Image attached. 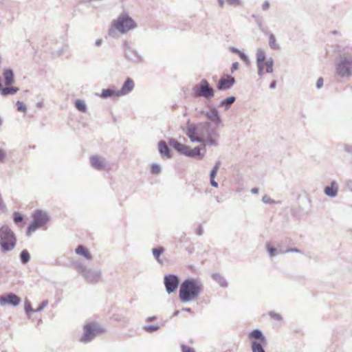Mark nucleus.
<instances>
[{
	"instance_id": "f257e3e1",
	"label": "nucleus",
	"mask_w": 352,
	"mask_h": 352,
	"mask_svg": "<svg viewBox=\"0 0 352 352\" xmlns=\"http://www.w3.org/2000/svg\"><path fill=\"white\" fill-rule=\"evenodd\" d=\"M185 133L192 142L204 143L201 144L204 150L207 145L214 147L219 145V131L208 121L197 124L188 122Z\"/></svg>"
},
{
	"instance_id": "f03ea898",
	"label": "nucleus",
	"mask_w": 352,
	"mask_h": 352,
	"mask_svg": "<svg viewBox=\"0 0 352 352\" xmlns=\"http://www.w3.org/2000/svg\"><path fill=\"white\" fill-rule=\"evenodd\" d=\"M202 283L195 278L185 279L180 285L179 298L182 302H188L197 298L203 291Z\"/></svg>"
},
{
	"instance_id": "7ed1b4c3",
	"label": "nucleus",
	"mask_w": 352,
	"mask_h": 352,
	"mask_svg": "<svg viewBox=\"0 0 352 352\" xmlns=\"http://www.w3.org/2000/svg\"><path fill=\"white\" fill-rule=\"evenodd\" d=\"M336 74L341 78L352 76V51L340 56L336 63Z\"/></svg>"
},
{
	"instance_id": "20e7f679",
	"label": "nucleus",
	"mask_w": 352,
	"mask_h": 352,
	"mask_svg": "<svg viewBox=\"0 0 352 352\" xmlns=\"http://www.w3.org/2000/svg\"><path fill=\"white\" fill-rule=\"evenodd\" d=\"M168 144L172 146L175 151H177L179 154L185 155L188 157L191 158H198V159H203L205 153H201L200 146H195L194 148H190L188 146H186L185 144H183L180 142H179L175 138H169L168 140ZM204 152H206V149L204 150Z\"/></svg>"
},
{
	"instance_id": "39448f33",
	"label": "nucleus",
	"mask_w": 352,
	"mask_h": 352,
	"mask_svg": "<svg viewBox=\"0 0 352 352\" xmlns=\"http://www.w3.org/2000/svg\"><path fill=\"white\" fill-rule=\"evenodd\" d=\"M16 244V238L13 231L6 225L0 228V246L3 252L12 250Z\"/></svg>"
},
{
	"instance_id": "423d86ee",
	"label": "nucleus",
	"mask_w": 352,
	"mask_h": 352,
	"mask_svg": "<svg viewBox=\"0 0 352 352\" xmlns=\"http://www.w3.org/2000/svg\"><path fill=\"white\" fill-rule=\"evenodd\" d=\"M195 97H203L206 99H210L214 96V90L210 85L206 79H202L199 83L195 85L192 88Z\"/></svg>"
},
{
	"instance_id": "0eeeda50",
	"label": "nucleus",
	"mask_w": 352,
	"mask_h": 352,
	"mask_svg": "<svg viewBox=\"0 0 352 352\" xmlns=\"http://www.w3.org/2000/svg\"><path fill=\"white\" fill-rule=\"evenodd\" d=\"M113 26L121 33H126L135 27L134 21L126 14L120 16L113 21Z\"/></svg>"
},
{
	"instance_id": "6e6552de",
	"label": "nucleus",
	"mask_w": 352,
	"mask_h": 352,
	"mask_svg": "<svg viewBox=\"0 0 352 352\" xmlns=\"http://www.w3.org/2000/svg\"><path fill=\"white\" fill-rule=\"evenodd\" d=\"M104 332V330L97 324L89 323L84 327V333L80 341L87 343L91 341L98 333Z\"/></svg>"
},
{
	"instance_id": "1a4fd4ad",
	"label": "nucleus",
	"mask_w": 352,
	"mask_h": 352,
	"mask_svg": "<svg viewBox=\"0 0 352 352\" xmlns=\"http://www.w3.org/2000/svg\"><path fill=\"white\" fill-rule=\"evenodd\" d=\"M49 220L46 212L42 210H36L34 215L33 221L28 227V233L34 232L39 228L45 226Z\"/></svg>"
},
{
	"instance_id": "9d476101",
	"label": "nucleus",
	"mask_w": 352,
	"mask_h": 352,
	"mask_svg": "<svg viewBox=\"0 0 352 352\" xmlns=\"http://www.w3.org/2000/svg\"><path fill=\"white\" fill-rule=\"evenodd\" d=\"M204 114L208 118L209 122L213 124L212 126L218 129V126L222 123V120L217 108L211 106L208 111L204 112Z\"/></svg>"
},
{
	"instance_id": "9b49d317",
	"label": "nucleus",
	"mask_w": 352,
	"mask_h": 352,
	"mask_svg": "<svg viewBox=\"0 0 352 352\" xmlns=\"http://www.w3.org/2000/svg\"><path fill=\"white\" fill-rule=\"evenodd\" d=\"M179 283V280L177 275L168 274L164 278V284L168 294L174 292L177 289Z\"/></svg>"
},
{
	"instance_id": "f8f14e48",
	"label": "nucleus",
	"mask_w": 352,
	"mask_h": 352,
	"mask_svg": "<svg viewBox=\"0 0 352 352\" xmlns=\"http://www.w3.org/2000/svg\"><path fill=\"white\" fill-rule=\"evenodd\" d=\"M83 278L89 283L95 284L98 283L102 276V272L100 269H87L83 273Z\"/></svg>"
},
{
	"instance_id": "ddd939ff",
	"label": "nucleus",
	"mask_w": 352,
	"mask_h": 352,
	"mask_svg": "<svg viewBox=\"0 0 352 352\" xmlns=\"http://www.w3.org/2000/svg\"><path fill=\"white\" fill-rule=\"evenodd\" d=\"M236 82L235 78L230 75H226L220 78L217 85L219 91H226L230 89Z\"/></svg>"
},
{
	"instance_id": "4468645a",
	"label": "nucleus",
	"mask_w": 352,
	"mask_h": 352,
	"mask_svg": "<svg viewBox=\"0 0 352 352\" xmlns=\"http://www.w3.org/2000/svg\"><path fill=\"white\" fill-rule=\"evenodd\" d=\"M21 299L16 294L10 293L5 296H0V305H10L14 307L17 306Z\"/></svg>"
},
{
	"instance_id": "2eb2a0df",
	"label": "nucleus",
	"mask_w": 352,
	"mask_h": 352,
	"mask_svg": "<svg viewBox=\"0 0 352 352\" xmlns=\"http://www.w3.org/2000/svg\"><path fill=\"white\" fill-rule=\"evenodd\" d=\"M90 163L91 166L97 170H104L107 165L105 158L99 155L91 156L90 157Z\"/></svg>"
},
{
	"instance_id": "dca6fc26",
	"label": "nucleus",
	"mask_w": 352,
	"mask_h": 352,
	"mask_svg": "<svg viewBox=\"0 0 352 352\" xmlns=\"http://www.w3.org/2000/svg\"><path fill=\"white\" fill-rule=\"evenodd\" d=\"M124 55L127 60L135 63H141L143 60L142 56L140 55L137 51L131 47H127L125 50Z\"/></svg>"
},
{
	"instance_id": "f3484780",
	"label": "nucleus",
	"mask_w": 352,
	"mask_h": 352,
	"mask_svg": "<svg viewBox=\"0 0 352 352\" xmlns=\"http://www.w3.org/2000/svg\"><path fill=\"white\" fill-rule=\"evenodd\" d=\"M134 86L133 80L131 78H127L121 89L118 90V94L120 96L127 95L133 91Z\"/></svg>"
},
{
	"instance_id": "a211bd4d",
	"label": "nucleus",
	"mask_w": 352,
	"mask_h": 352,
	"mask_svg": "<svg viewBox=\"0 0 352 352\" xmlns=\"http://www.w3.org/2000/svg\"><path fill=\"white\" fill-rule=\"evenodd\" d=\"M324 194L329 197H336L338 192V184L336 181L331 182L330 186L324 188Z\"/></svg>"
},
{
	"instance_id": "6ab92c4d",
	"label": "nucleus",
	"mask_w": 352,
	"mask_h": 352,
	"mask_svg": "<svg viewBox=\"0 0 352 352\" xmlns=\"http://www.w3.org/2000/svg\"><path fill=\"white\" fill-rule=\"evenodd\" d=\"M158 151L162 157L168 159L171 157L170 151L164 140H160L158 142Z\"/></svg>"
},
{
	"instance_id": "aec40b11",
	"label": "nucleus",
	"mask_w": 352,
	"mask_h": 352,
	"mask_svg": "<svg viewBox=\"0 0 352 352\" xmlns=\"http://www.w3.org/2000/svg\"><path fill=\"white\" fill-rule=\"evenodd\" d=\"M250 339H254V341H258L261 343H266V338L262 331L259 329H254L249 334Z\"/></svg>"
},
{
	"instance_id": "412c9836",
	"label": "nucleus",
	"mask_w": 352,
	"mask_h": 352,
	"mask_svg": "<svg viewBox=\"0 0 352 352\" xmlns=\"http://www.w3.org/2000/svg\"><path fill=\"white\" fill-rule=\"evenodd\" d=\"M3 80L6 86H10L14 82V76L12 69H7L3 72Z\"/></svg>"
},
{
	"instance_id": "4be33fe9",
	"label": "nucleus",
	"mask_w": 352,
	"mask_h": 352,
	"mask_svg": "<svg viewBox=\"0 0 352 352\" xmlns=\"http://www.w3.org/2000/svg\"><path fill=\"white\" fill-rule=\"evenodd\" d=\"M212 279L217 282L221 287H227L228 286V283L226 281V278L219 273H214L212 274Z\"/></svg>"
},
{
	"instance_id": "5701e85b",
	"label": "nucleus",
	"mask_w": 352,
	"mask_h": 352,
	"mask_svg": "<svg viewBox=\"0 0 352 352\" xmlns=\"http://www.w3.org/2000/svg\"><path fill=\"white\" fill-rule=\"evenodd\" d=\"M19 91V88L16 87H9L6 86V87H2L0 89V94L3 96H7L9 95H14Z\"/></svg>"
},
{
	"instance_id": "b1692460",
	"label": "nucleus",
	"mask_w": 352,
	"mask_h": 352,
	"mask_svg": "<svg viewBox=\"0 0 352 352\" xmlns=\"http://www.w3.org/2000/svg\"><path fill=\"white\" fill-rule=\"evenodd\" d=\"M236 98L234 96H230L223 99L219 102V106L224 107L225 110H228L231 105L235 102Z\"/></svg>"
},
{
	"instance_id": "393cba45",
	"label": "nucleus",
	"mask_w": 352,
	"mask_h": 352,
	"mask_svg": "<svg viewBox=\"0 0 352 352\" xmlns=\"http://www.w3.org/2000/svg\"><path fill=\"white\" fill-rule=\"evenodd\" d=\"M76 254H80L88 260H91L92 256L88 250L85 248L83 245H78L77 248L75 250Z\"/></svg>"
},
{
	"instance_id": "a878e982",
	"label": "nucleus",
	"mask_w": 352,
	"mask_h": 352,
	"mask_svg": "<svg viewBox=\"0 0 352 352\" xmlns=\"http://www.w3.org/2000/svg\"><path fill=\"white\" fill-rule=\"evenodd\" d=\"M164 248L163 247H158L152 249V253L155 259L157 261L158 263L162 265L163 261L161 260L160 256L164 252Z\"/></svg>"
},
{
	"instance_id": "bb28decb",
	"label": "nucleus",
	"mask_w": 352,
	"mask_h": 352,
	"mask_svg": "<svg viewBox=\"0 0 352 352\" xmlns=\"http://www.w3.org/2000/svg\"><path fill=\"white\" fill-rule=\"evenodd\" d=\"M113 96H120V95L118 94V90L115 91L111 88L102 89L100 95V96L102 98H107Z\"/></svg>"
},
{
	"instance_id": "cd10ccee",
	"label": "nucleus",
	"mask_w": 352,
	"mask_h": 352,
	"mask_svg": "<svg viewBox=\"0 0 352 352\" xmlns=\"http://www.w3.org/2000/svg\"><path fill=\"white\" fill-rule=\"evenodd\" d=\"M256 64H264L265 62L266 56H265V51L261 49L258 48L256 50Z\"/></svg>"
},
{
	"instance_id": "c85d7f7f",
	"label": "nucleus",
	"mask_w": 352,
	"mask_h": 352,
	"mask_svg": "<svg viewBox=\"0 0 352 352\" xmlns=\"http://www.w3.org/2000/svg\"><path fill=\"white\" fill-rule=\"evenodd\" d=\"M21 263L23 265L27 264L30 261V254L27 250H23L19 254Z\"/></svg>"
},
{
	"instance_id": "c756f323",
	"label": "nucleus",
	"mask_w": 352,
	"mask_h": 352,
	"mask_svg": "<svg viewBox=\"0 0 352 352\" xmlns=\"http://www.w3.org/2000/svg\"><path fill=\"white\" fill-rule=\"evenodd\" d=\"M269 36V46L272 50H278L279 45L276 43L275 36L269 32V34H265Z\"/></svg>"
},
{
	"instance_id": "7c9ffc66",
	"label": "nucleus",
	"mask_w": 352,
	"mask_h": 352,
	"mask_svg": "<svg viewBox=\"0 0 352 352\" xmlns=\"http://www.w3.org/2000/svg\"><path fill=\"white\" fill-rule=\"evenodd\" d=\"M265 343L258 342V341H252L251 346L252 352H265L263 344Z\"/></svg>"
},
{
	"instance_id": "2f4dec72",
	"label": "nucleus",
	"mask_w": 352,
	"mask_h": 352,
	"mask_svg": "<svg viewBox=\"0 0 352 352\" xmlns=\"http://www.w3.org/2000/svg\"><path fill=\"white\" fill-rule=\"evenodd\" d=\"M75 107L82 113H86L87 111V105L85 101L82 100H77L75 102Z\"/></svg>"
},
{
	"instance_id": "473e14b6",
	"label": "nucleus",
	"mask_w": 352,
	"mask_h": 352,
	"mask_svg": "<svg viewBox=\"0 0 352 352\" xmlns=\"http://www.w3.org/2000/svg\"><path fill=\"white\" fill-rule=\"evenodd\" d=\"M274 60L272 57L269 58L264 63L266 73L271 74L273 72Z\"/></svg>"
},
{
	"instance_id": "72a5a7b5",
	"label": "nucleus",
	"mask_w": 352,
	"mask_h": 352,
	"mask_svg": "<svg viewBox=\"0 0 352 352\" xmlns=\"http://www.w3.org/2000/svg\"><path fill=\"white\" fill-rule=\"evenodd\" d=\"M74 267L82 276L87 269V267L81 262L74 263Z\"/></svg>"
},
{
	"instance_id": "f704fd0d",
	"label": "nucleus",
	"mask_w": 352,
	"mask_h": 352,
	"mask_svg": "<svg viewBox=\"0 0 352 352\" xmlns=\"http://www.w3.org/2000/svg\"><path fill=\"white\" fill-rule=\"evenodd\" d=\"M160 327L158 324L147 325V326L143 327V329L146 332L149 333H151L158 331L160 329Z\"/></svg>"
},
{
	"instance_id": "c9c22d12",
	"label": "nucleus",
	"mask_w": 352,
	"mask_h": 352,
	"mask_svg": "<svg viewBox=\"0 0 352 352\" xmlns=\"http://www.w3.org/2000/svg\"><path fill=\"white\" fill-rule=\"evenodd\" d=\"M266 248L267 251L269 254V256L272 258L275 255L278 254V249H276V248L272 246L270 243H267L266 244Z\"/></svg>"
},
{
	"instance_id": "e433bc0d",
	"label": "nucleus",
	"mask_w": 352,
	"mask_h": 352,
	"mask_svg": "<svg viewBox=\"0 0 352 352\" xmlns=\"http://www.w3.org/2000/svg\"><path fill=\"white\" fill-rule=\"evenodd\" d=\"M25 311L28 316H29L31 313L36 312V309H34L32 307L30 302L28 300H25Z\"/></svg>"
},
{
	"instance_id": "4c0bfd02",
	"label": "nucleus",
	"mask_w": 352,
	"mask_h": 352,
	"mask_svg": "<svg viewBox=\"0 0 352 352\" xmlns=\"http://www.w3.org/2000/svg\"><path fill=\"white\" fill-rule=\"evenodd\" d=\"M17 111L23 113H25L27 111L26 105L21 101H16Z\"/></svg>"
},
{
	"instance_id": "58836bf2",
	"label": "nucleus",
	"mask_w": 352,
	"mask_h": 352,
	"mask_svg": "<svg viewBox=\"0 0 352 352\" xmlns=\"http://www.w3.org/2000/svg\"><path fill=\"white\" fill-rule=\"evenodd\" d=\"M161 172V167L159 164H153L151 166V173L157 175Z\"/></svg>"
},
{
	"instance_id": "ea45409f",
	"label": "nucleus",
	"mask_w": 352,
	"mask_h": 352,
	"mask_svg": "<svg viewBox=\"0 0 352 352\" xmlns=\"http://www.w3.org/2000/svg\"><path fill=\"white\" fill-rule=\"evenodd\" d=\"M67 48V45H65L63 46L59 50L53 52L52 54L54 56H60L64 53L65 50Z\"/></svg>"
},
{
	"instance_id": "a19ab883",
	"label": "nucleus",
	"mask_w": 352,
	"mask_h": 352,
	"mask_svg": "<svg viewBox=\"0 0 352 352\" xmlns=\"http://www.w3.org/2000/svg\"><path fill=\"white\" fill-rule=\"evenodd\" d=\"M257 66V73L259 77H262L264 75V64H256Z\"/></svg>"
},
{
	"instance_id": "79ce46f5",
	"label": "nucleus",
	"mask_w": 352,
	"mask_h": 352,
	"mask_svg": "<svg viewBox=\"0 0 352 352\" xmlns=\"http://www.w3.org/2000/svg\"><path fill=\"white\" fill-rule=\"evenodd\" d=\"M23 220V217L22 215L19 213L15 212L14 214V221L15 223H21Z\"/></svg>"
},
{
	"instance_id": "37998d69",
	"label": "nucleus",
	"mask_w": 352,
	"mask_h": 352,
	"mask_svg": "<svg viewBox=\"0 0 352 352\" xmlns=\"http://www.w3.org/2000/svg\"><path fill=\"white\" fill-rule=\"evenodd\" d=\"M238 55L239 56L240 58L245 63H249L250 62V60H249V58L248 56L243 52H239V54H238Z\"/></svg>"
},
{
	"instance_id": "c03bdc74",
	"label": "nucleus",
	"mask_w": 352,
	"mask_h": 352,
	"mask_svg": "<svg viewBox=\"0 0 352 352\" xmlns=\"http://www.w3.org/2000/svg\"><path fill=\"white\" fill-rule=\"evenodd\" d=\"M262 201L264 204H274L275 201L274 200L272 199L270 197H268L267 195H264L262 198Z\"/></svg>"
},
{
	"instance_id": "a18cd8bd",
	"label": "nucleus",
	"mask_w": 352,
	"mask_h": 352,
	"mask_svg": "<svg viewBox=\"0 0 352 352\" xmlns=\"http://www.w3.org/2000/svg\"><path fill=\"white\" fill-rule=\"evenodd\" d=\"M48 304V301L45 300L42 301L41 304L36 309V312L41 311Z\"/></svg>"
},
{
	"instance_id": "49530a36",
	"label": "nucleus",
	"mask_w": 352,
	"mask_h": 352,
	"mask_svg": "<svg viewBox=\"0 0 352 352\" xmlns=\"http://www.w3.org/2000/svg\"><path fill=\"white\" fill-rule=\"evenodd\" d=\"M181 348L182 352H195L193 348L185 344H182Z\"/></svg>"
},
{
	"instance_id": "de8ad7c7",
	"label": "nucleus",
	"mask_w": 352,
	"mask_h": 352,
	"mask_svg": "<svg viewBox=\"0 0 352 352\" xmlns=\"http://www.w3.org/2000/svg\"><path fill=\"white\" fill-rule=\"evenodd\" d=\"M227 3L232 6H238L241 5V0H226Z\"/></svg>"
},
{
	"instance_id": "09e8293b",
	"label": "nucleus",
	"mask_w": 352,
	"mask_h": 352,
	"mask_svg": "<svg viewBox=\"0 0 352 352\" xmlns=\"http://www.w3.org/2000/svg\"><path fill=\"white\" fill-rule=\"evenodd\" d=\"M256 23H257V25H258V28H259L260 30H261L262 32H263L265 34H269V31H267V30H265V29L263 28V23H262L261 21H260V20H257V21H256Z\"/></svg>"
},
{
	"instance_id": "8fccbe9b",
	"label": "nucleus",
	"mask_w": 352,
	"mask_h": 352,
	"mask_svg": "<svg viewBox=\"0 0 352 352\" xmlns=\"http://www.w3.org/2000/svg\"><path fill=\"white\" fill-rule=\"evenodd\" d=\"M276 249H278V252L277 254H285V253H287L288 252L287 251V248L285 249L283 248L281 245H278L277 248H276Z\"/></svg>"
},
{
	"instance_id": "3c124183",
	"label": "nucleus",
	"mask_w": 352,
	"mask_h": 352,
	"mask_svg": "<svg viewBox=\"0 0 352 352\" xmlns=\"http://www.w3.org/2000/svg\"><path fill=\"white\" fill-rule=\"evenodd\" d=\"M270 316H271V318H275L277 320H280L282 318V317H281V316L280 314H276V313L273 312V311H271L270 313Z\"/></svg>"
},
{
	"instance_id": "603ef678",
	"label": "nucleus",
	"mask_w": 352,
	"mask_h": 352,
	"mask_svg": "<svg viewBox=\"0 0 352 352\" xmlns=\"http://www.w3.org/2000/svg\"><path fill=\"white\" fill-rule=\"evenodd\" d=\"M322 86H323V78H319L316 82V88L320 89L321 87H322Z\"/></svg>"
},
{
	"instance_id": "864d4df0",
	"label": "nucleus",
	"mask_w": 352,
	"mask_h": 352,
	"mask_svg": "<svg viewBox=\"0 0 352 352\" xmlns=\"http://www.w3.org/2000/svg\"><path fill=\"white\" fill-rule=\"evenodd\" d=\"M239 65L238 62L233 63L231 67V72L234 73V71L237 70L239 69Z\"/></svg>"
},
{
	"instance_id": "5fc2aeb1",
	"label": "nucleus",
	"mask_w": 352,
	"mask_h": 352,
	"mask_svg": "<svg viewBox=\"0 0 352 352\" xmlns=\"http://www.w3.org/2000/svg\"><path fill=\"white\" fill-rule=\"evenodd\" d=\"M157 319L156 316H148L145 319L146 322H154Z\"/></svg>"
},
{
	"instance_id": "6e6d98bb",
	"label": "nucleus",
	"mask_w": 352,
	"mask_h": 352,
	"mask_svg": "<svg viewBox=\"0 0 352 352\" xmlns=\"http://www.w3.org/2000/svg\"><path fill=\"white\" fill-rule=\"evenodd\" d=\"M217 170L212 169L210 173V179H214L217 174Z\"/></svg>"
},
{
	"instance_id": "4d7b16f0",
	"label": "nucleus",
	"mask_w": 352,
	"mask_h": 352,
	"mask_svg": "<svg viewBox=\"0 0 352 352\" xmlns=\"http://www.w3.org/2000/svg\"><path fill=\"white\" fill-rule=\"evenodd\" d=\"M269 8H270V3L267 1H265V2H263V3L262 5V9L263 10H268Z\"/></svg>"
},
{
	"instance_id": "13d9d810",
	"label": "nucleus",
	"mask_w": 352,
	"mask_h": 352,
	"mask_svg": "<svg viewBox=\"0 0 352 352\" xmlns=\"http://www.w3.org/2000/svg\"><path fill=\"white\" fill-rule=\"evenodd\" d=\"M221 162L219 160L215 162L214 166L212 168V169L216 170L218 171L219 168H220V166H221Z\"/></svg>"
},
{
	"instance_id": "bf43d9fd",
	"label": "nucleus",
	"mask_w": 352,
	"mask_h": 352,
	"mask_svg": "<svg viewBox=\"0 0 352 352\" xmlns=\"http://www.w3.org/2000/svg\"><path fill=\"white\" fill-rule=\"evenodd\" d=\"M5 157H6V152L3 149L0 148V162L3 161Z\"/></svg>"
},
{
	"instance_id": "052dcab7",
	"label": "nucleus",
	"mask_w": 352,
	"mask_h": 352,
	"mask_svg": "<svg viewBox=\"0 0 352 352\" xmlns=\"http://www.w3.org/2000/svg\"><path fill=\"white\" fill-rule=\"evenodd\" d=\"M288 252L300 253L301 251L297 248H287Z\"/></svg>"
},
{
	"instance_id": "680f3d73",
	"label": "nucleus",
	"mask_w": 352,
	"mask_h": 352,
	"mask_svg": "<svg viewBox=\"0 0 352 352\" xmlns=\"http://www.w3.org/2000/svg\"><path fill=\"white\" fill-rule=\"evenodd\" d=\"M210 184L212 186L214 187V188H217L219 184L218 183L214 180V179H210Z\"/></svg>"
},
{
	"instance_id": "e2e57ef3",
	"label": "nucleus",
	"mask_w": 352,
	"mask_h": 352,
	"mask_svg": "<svg viewBox=\"0 0 352 352\" xmlns=\"http://www.w3.org/2000/svg\"><path fill=\"white\" fill-rule=\"evenodd\" d=\"M276 87V81L275 80H272L270 84V89H274Z\"/></svg>"
},
{
	"instance_id": "0e129e2a",
	"label": "nucleus",
	"mask_w": 352,
	"mask_h": 352,
	"mask_svg": "<svg viewBox=\"0 0 352 352\" xmlns=\"http://www.w3.org/2000/svg\"><path fill=\"white\" fill-rule=\"evenodd\" d=\"M196 234L199 236L203 234V228L201 226H199V228L197 229Z\"/></svg>"
},
{
	"instance_id": "69168bd1",
	"label": "nucleus",
	"mask_w": 352,
	"mask_h": 352,
	"mask_svg": "<svg viewBox=\"0 0 352 352\" xmlns=\"http://www.w3.org/2000/svg\"><path fill=\"white\" fill-rule=\"evenodd\" d=\"M230 51L232 53H234V54H239V52H240V50L239 49H237L236 47H234L230 48Z\"/></svg>"
},
{
	"instance_id": "338daca9",
	"label": "nucleus",
	"mask_w": 352,
	"mask_h": 352,
	"mask_svg": "<svg viewBox=\"0 0 352 352\" xmlns=\"http://www.w3.org/2000/svg\"><path fill=\"white\" fill-rule=\"evenodd\" d=\"M6 208V204L3 201L2 199L0 198V210H4Z\"/></svg>"
},
{
	"instance_id": "774afa93",
	"label": "nucleus",
	"mask_w": 352,
	"mask_h": 352,
	"mask_svg": "<svg viewBox=\"0 0 352 352\" xmlns=\"http://www.w3.org/2000/svg\"><path fill=\"white\" fill-rule=\"evenodd\" d=\"M102 39H100H100H97V40L96 41V42H95V45H96V46H97V47L100 46V45H102Z\"/></svg>"
}]
</instances>
